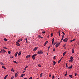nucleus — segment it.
Listing matches in <instances>:
<instances>
[{
	"label": "nucleus",
	"mask_w": 79,
	"mask_h": 79,
	"mask_svg": "<svg viewBox=\"0 0 79 79\" xmlns=\"http://www.w3.org/2000/svg\"><path fill=\"white\" fill-rule=\"evenodd\" d=\"M43 52H42V51L40 50L38 52V54H39V55H41V54H43Z\"/></svg>",
	"instance_id": "1"
},
{
	"label": "nucleus",
	"mask_w": 79,
	"mask_h": 79,
	"mask_svg": "<svg viewBox=\"0 0 79 79\" xmlns=\"http://www.w3.org/2000/svg\"><path fill=\"white\" fill-rule=\"evenodd\" d=\"M1 50L2 52V53H5L6 52V51L5 50V49H3V48H1Z\"/></svg>",
	"instance_id": "2"
},
{
	"label": "nucleus",
	"mask_w": 79,
	"mask_h": 79,
	"mask_svg": "<svg viewBox=\"0 0 79 79\" xmlns=\"http://www.w3.org/2000/svg\"><path fill=\"white\" fill-rule=\"evenodd\" d=\"M63 41L64 42H66L67 41H68V39L67 38H65L63 40Z\"/></svg>",
	"instance_id": "3"
},
{
	"label": "nucleus",
	"mask_w": 79,
	"mask_h": 79,
	"mask_svg": "<svg viewBox=\"0 0 79 79\" xmlns=\"http://www.w3.org/2000/svg\"><path fill=\"white\" fill-rule=\"evenodd\" d=\"M64 35H63L62 37V39L60 41V43H61V42H62V40H63V38H64Z\"/></svg>",
	"instance_id": "4"
},
{
	"label": "nucleus",
	"mask_w": 79,
	"mask_h": 79,
	"mask_svg": "<svg viewBox=\"0 0 79 79\" xmlns=\"http://www.w3.org/2000/svg\"><path fill=\"white\" fill-rule=\"evenodd\" d=\"M60 43H58V44H57L56 45V47H58V46H59V45H60Z\"/></svg>",
	"instance_id": "5"
},
{
	"label": "nucleus",
	"mask_w": 79,
	"mask_h": 79,
	"mask_svg": "<svg viewBox=\"0 0 79 79\" xmlns=\"http://www.w3.org/2000/svg\"><path fill=\"white\" fill-rule=\"evenodd\" d=\"M73 57L71 56L70 57V60L71 62H73Z\"/></svg>",
	"instance_id": "6"
},
{
	"label": "nucleus",
	"mask_w": 79,
	"mask_h": 79,
	"mask_svg": "<svg viewBox=\"0 0 79 79\" xmlns=\"http://www.w3.org/2000/svg\"><path fill=\"white\" fill-rule=\"evenodd\" d=\"M31 56V55H27L26 56V58H29Z\"/></svg>",
	"instance_id": "7"
},
{
	"label": "nucleus",
	"mask_w": 79,
	"mask_h": 79,
	"mask_svg": "<svg viewBox=\"0 0 79 79\" xmlns=\"http://www.w3.org/2000/svg\"><path fill=\"white\" fill-rule=\"evenodd\" d=\"M67 68L68 69H72L73 68V65H71L69 67H68Z\"/></svg>",
	"instance_id": "8"
},
{
	"label": "nucleus",
	"mask_w": 79,
	"mask_h": 79,
	"mask_svg": "<svg viewBox=\"0 0 79 79\" xmlns=\"http://www.w3.org/2000/svg\"><path fill=\"white\" fill-rule=\"evenodd\" d=\"M18 42H16V45L18 46H19V45H20V44H19L18 43Z\"/></svg>",
	"instance_id": "9"
},
{
	"label": "nucleus",
	"mask_w": 79,
	"mask_h": 79,
	"mask_svg": "<svg viewBox=\"0 0 79 79\" xmlns=\"http://www.w3.org/2000/svg\"><path fill=\"white\" fill-rule=\"evenodd\" d=\"M23 41V39H20L18 40L17 42H21V41Z\"/></svg>",
	"instance_id": "10"
},
{
	"label": "nucleus",
	"mask_w": 79,
	"mask_h": 79,
	"mask_svg": "<svg viewBox=\"0 0 79 79\" xmlns=\"http://www.w3.org/2000/svg\"><path fill=\"white\" fill-rule=\"evenodd\" d=\"M38 47H35V48L33 49L34 50V51H36V50H37V49L38 48Z\"/></svg>",
	"instance_id": "11"
},
{
	"label": "nucleus",
	"mask_w": 79,
	"mask_h": 79,
	"mask_svg": "<svg viewBox=\"0 0 79 79\" xmlns=\"http://www.w3.org/2000/svg\"><path fill=\"white\" fill-rule=\"evenodd\" d=\"M36 55H37V54H34L32 56V58H34V57L35 56H36Z\"/></svg>",
	"instance_id": "12"
},
{
	"label": "nucleus",
	"mask_w": 79,
	"mask_h": 79,
	"mask_svg": "<svg viewBox=\"0 0 79 79\" xmlns=\"http://www.w3.org/2000/svg\"><path fill=\"white\" fill-rule=\"evenodd\" d=\"M15 77H16L18 76V74L17 73H16L15 75Z\"/></svg>",
	"instance_id": "13"
},
{
	"label": "nucleus",
	"mask_w": 79,
	"mask_h": 79,
	"mask_svg": "<svg viewBox=\"0 0 79 79\" xmlns=\"http://www.w3.org/2000/svg\"><path fill=\"white\" fill-rule=\"evenodd\" d=\"M21 54V51H20L18 54V56H19Z\"/></svg>",
	"instance_id": "14"
},
{
	"label": "nucleus",
	"mask_w": 79,
	"mask_h": 79,
	"mask_svg": "<svg viewBox=\"0 0 79 79\" xmlns=\"http://www.w3.org/2000/svg\"><path fill=\"white\" fill-rule=\"evenodd\" d=\"M2 68H3V69H6V68H5V67L4 66V65H3L2 66Z\"/></svg>",
	"instance_id": "15"
},
{
	"label": "nucleus",
	"mask_w": 79,
	"mask_h": 79,
	"mask_svg": "<svg viewBox=\"0 0 79 79\" xmlns=\"http://www.w3.org/2000/svg\"><path fill=\"white\" fill-rule=\"evenodd\" d=\"M74 49L73 48L72 49V53H74Z\"/></svg>",
	"instance_id": "16"
},
{
	"label": "nucleus",
	"mask_w": 79,
	"mask_h": 79,
	"mask_svg": "<svg viewBox=\"0 0 79 79\" xmlns=\"http://www.w3.org/2000/svg\"><path fill=\"white\" fill-rule=\"evenodd\" d=\"M74 40H76V39H74L73 40H70V42H74Z\"/></svg>",
	"instance_id": "17"
},
{
	"label": "nucleus",
	"mask_w": 79,
	"mask_h": 79,
	"mask_svg": "<svg viewBox=\"0 0 79 79\" xmlns=\"http://www.w3.org/2000/svg\"><path fill=\"white\" fill-rule=\"evenodd\" d=\"M25 76V74H22L20 76V77H23V76Z\"/></svg>",
	"instance_id": "18"
},
{
	"label": "nucleus",
	"mask_w": 79,
	"mask_h": 79,
	"mask_svg": "<svg viewBox=\"0 0 79 79\" xmlns=\"http://www.w3.org/2000/svg\"><path fill=\"white\" fill-rule=\"evenodd\" d=\"M3 48L4 49H8V48H6L5 47H3Z\"/></svg>",
	"instance_id": "19"
},
{
	"label": "nucleus",
	"mask_w": 79,
	"mask_h": 79,
	"mask_svg": "<svg viewBox=\"0 0 79 79\" xmlns=\"http://www.w3.org/2000/svg\"><path fill=\"white\" fill-rule=\"evenodd\" d=\"M28 67V66H27V65L24 68V70H26V69Z\"/></svg>",
	"instance_id": "20"
},
{
	"label": "nucleus",
	"mask_w": 79,
	"mask_h": 79,
	"mask_svg": "<svg viewBox=\"0 0 79 79\" xmlns=\"http://www.w3.org/2000/svg\"><path fill=\"white\" fill-rule=\"evenodd\" d=\"M69 76L71 77V78H73V75H70Z\"/></svg>",
	"instance_id": "21"
},
{
	"label": "nucleus",
	"mask_w": 79,
	"mask_h": 79,
	"mask_svg": "<svg viewBox=\"0 0 79 79\" xmlns=\"http://www.w3.org/2000/svg\"><path fill=\"white\" fill-rule=\"evenodd\" d=\"M11 71H12L13 73H14V72H15V70H14V69H11Z\"/></svg>",
	"instance_id": "22"
},
{
	"label": "nucleus",
	"mask_w": 79,
	"mask_h": 79,
	"mask_svg": "<svg viewBox=\"0 0 79 79\" xmlns=\"http://www.w3.org/2000/svg\"><path fill=\"white\" fill-rule=\"evenodd\" d=\"M50 47H51L50 46H49L48 47V50H49V49L50 48Z\"/></svg>",
	"instance_id": "23"
},
{
	"label": "nucleus",
	"mask_w": 79,
	"mask_h": 79,
	"mask_svg": "<svg viewBox=\"0 0 79 79\" xmlns=\"http://www.w3.org/2000/svg\"><path fill=\"white\" fill-rule=\"evenodd\" d=\"M66 52H64V53H63V56H64V55H65L66 54Z\"/></svg>",
	"instance_id": "24"
},
{
	"label": "nucleus",
	"mask_w": 79,
	"mask_h": 79,
	"mask_svg": "<svg viewBox=\"0 0 79 79\" xmlns=\"http://www.w3.org/2000/svg\"><path fill=\"white\" fill-rule=\"evenodd\" d=\"M61 59L58 61V63H59V64L60 63V62H61Z\"/></svg>",
	"instance_id": "25"
},
{
	"label": "nucleus",
	"mask_w": 79,
	"mask_h": 79,
	"mask_svg": "<svg viewBox=\"0 0 79 79\" xmlns=\"http://www.w3.org/2000/svg\"><path fill=\"white\" fill-rule=\"evenodd\" d=\"M68 75V72H66V74L64 75L65 76H66L67 75Z\"/></svg>",
	"instance_id": "26"
},
{
	"label": "nucleus",
	"mask_w": 79,
	"mask_h": 79,
	"mask_svg": "<svg viewBox=\"0 0 79 79\" xmlns=\"http://www.w3.org/2000/svg\"><path fill=\"white\" fill-rule=\"evenodd\" d=\"M66 68H68V63H66Z\"/></svg>",
	"instance_id": "27"
},
{
	"label": "nucleus",
	"mask_w": 79,
	"mask_h": 79,
	"mask_svg": "<svg viewBox=\"0 0 79 79\" xmlns=\"http://www.w3.org/2000/svg\"><path fill=\"white\" fill-rule=\"evenodd\" d=\"M56 64V62H55V61H53V64H54V65H55Z\"/></svg>",
	"instance_id": "28"
},
{
	"label": "nucleus",
	"mask_w": 79,
	"mask_h": 79,
	"mask_svg": "<svg viewBox=\"0 0 79 79\" xmlns=\"http://www.w3.org/2000/svg\"><path fill=\"white\" fill-rule=\"evenodd\" d=\"M18 52H17L15 54V56H17V55H18Z\"/></svg>",
	"instance_id": "29"
},
{
	"label": "nucleus",
	"mask_w": 79,
	"mask_h": 79,
	"mask_svg": "<svg viewBox=\"0 0 79 79\" xmlns=\"http://www.w3.org/2000/svg\"><path fill=\"white\" fill-rule=\"evenodd\" d=\"M8 77V75H6L4 78V79H6V77Z\"/></svg>",
	"instance_id": "30"
},
{
	"label": "nucleus",
	"mask_w": 79,
	"mask_h": 79,
	"mask_svg": "<svg viewBox=\"0 0 79 79\" xmlns=\"http://www.w3.org/2000/svg\"><path fill=\"white\" fill-rule=\"evenodd\" d=\"M4 40H5V41H7V39L6 38H4Z\"/></svg>",
	"instance_id": "31"
},
{
	"label": "nucleus",
	"mask_w": 79,
	"mask_h": 79,
	"mask_svg": "<svg viewBox=\"0 0 79 79\" xmlns=\"http://www.w3.org/2000/svg\"><path fill=\"white\" fill-rule=\"evenodd\" d=\"M53 33H51V37H53Z\"/></svg>",
	"instance_id": "32"
},
{
	"label": "nucleus",
	"mask_w": 79,
	"mask_h": 79,
	"mask_svg": "<svg viewBox=\"0 0 79 79\" xmlns=\"http://www.w3.org/2000/svg\"><path fill=\"white\" fill-rule=\"evenodd\" d=\"M53 43H55V42H54V40H52V44H53Z\"/></svg>",
	"instance_id": "33"
},
{
	"label": "nucleus",
	"mask_w": 79,
	"mask_h": 79,
	"mask_svg": "<svg viewBox=\"0 0 79 79\" xmlns=\"http://www.w3.org/2000/svg\"><path fill=\"white\" fill-rule=\"evenodd\" d=\"M38 66H39V68H41V67H42V66H41V65H40V64H39Z\"/></svg>",
	"instance_id": "34"
},
{
	"label": "nucleus",
	"mask_w": 79,
	"mask_h": 79,
	"mask_svg": "<svg viewBox=\"0 0 79 79\" xmlns=\"http://www.w3.org/2000/svg\"><path fill=\"white\" fill-rule=\"evenodd\" d=\"M42 74H43V73H41V74L40 75V77H42Z\"/></svg>",
	"instance_id": "35"
},
{
	"label": "nucleus",
	"mask_w": 79,
	"mask_h": 79,
	"mask_svg": "<svg viewBox=\"0 0 79 79\" xmlns=\"http://www.w3.org/2000/svg\"><path fill=\"white\" fill-rule=\"evenodd\" d=\"M75 76H77V73H75Z\"/></svg>",
	"instance_id": "36"
},
{
	"label": "nucleus",
	"mask_w": 79,
	"mask_h": 79,
	"mask_svg": "<svg viewBox=\"0 0 79 79\" xmlns=\"http://www.w3.org/2000/svg\"><path fill=\"white\" fill-rule=\"evenodd\" d=\"M53 59H54V60H55V59H56V56H54Z\"/></svg>",
	"instance_id": "37"
},
{
	"label": "nucleus",
	"mask_w": 79,
	"mask_h": 79,
	"mask_svg": "<svg viewBox=\"0 0 79 79\" xmlns=\"http://www.w3.org/2000/svg\"><path fill=\"white\" fill-rule=\"evenodd\" d=\"M14 79V76H12V77L11 78V79Z\"/></svg>",
	"instance_id": "38"
},
{
	"label": "nucleus",
	"mask_w": 79,
	"mask_h": 79,
	"mask_svg": "<svg viewBox=\"0 0 79 79\" xmlns=\"http://www.w3.org/2000/svg\"><path fill=\"white\" fill-rule=\"evenodd\" d=\"M14 63H16V64H17L18 63L16 62V61L15 60L14 61Z\"/></svg>",
	"instance_id": "39"
},
{
	"label": "nucleus",
	"mask_w": 79,
	"mask_h": 79,
	"mask_svg": "<svg viewBox=\"0 0 79 79\" xmlns=\"http://www.w3.org/2000/svg\"><path fill=\"white\" fill-rule=\"evenodd\" d=\"M48 42V41H47L45 43V44H47Z\"/></svg>",
	"instance_id": "40"
},
{
	"label": "nucleus",
	"mask_w": 79,
	"mask_h": 79,
	"mask_svg": "<svg viewBox=\"0 0 79 79\" xmlns=\"http://www.w3.org/2000/svg\"><path fill=\"white\" fill-rule=\"evenodd\" d=\"M60 30H59V31L58 32V34H60Z\"/></svg>",
	"instance_id": "41"
},
{
	"label": "nucleus",
	"mask_w": 79,
	"mask_h": 79,
	"mask_svg": "<svg viewBox=\"0 0 79 79\" xmlns=\"http://www.w3.org/2000/svg\"><path fill=\"white\" fill-rule=\"evenodd\" d=\"M25 40H26V43H27V38L25 39Z\"/></svg>",
	"instance_id": "42"
},
{
	"label": "nucleus",
	"mask_w": 79,
	"mask_h": 79,
	"mask_svg": "<svg viewBox=\"0 0 79 79\" xmlns=\"http://www.w3.org/2000/svg\"><path fill=\"white\" fill-rule=\"evenodd\" d=\"M10 53H11V52H10V51H9L8 52V53L9 54H10Z\"/></svg>",
	"instance_id": "43"
},
{
	"label": "nucleus",
	"mask_w": 79,
	"mask_h": 79,
	"mask_svg": "<svg viewBox=\"0 0 79 79\" xmlns=\"http://www.w3.org/2000/svg\"><path fill=\"white\" fill-rule=\"evenodd\" d=\"M62 33L64 35H65V33L63 31L62 32Z\"/></svg>",
	"instance_id": "44"
},
{
	"label": "nucleus",
	"mask_w": 79,
	"mask_h": 79,
	"mask_svg": "<svg viewBox=\"0 0 79 79\" xmlns=\"http://www.w3.org/2000/svg\"><path fill=\"white\" fill-rule=\"evenodd\" d=\"M42 33H43V34H45V31H43L42 32Z\"/></svg>",
	"instance_id": "45"
},
{
	"label": "nucleus",
	"mask_w": 79,
	"mask_h": 79,
	"mask_svg": "<svg viewBox=\"0 0 79 79\" xmlns=\"http://www.w3.org/2000/svg\"><path fill=\"white\" fill-rule=\"evenodd\" d=\"M35 57H34L33 58V60H35Z\"/></svg>",
	"instance_id": "46"
},
{
	"label": "nucleus",
	"mask_w": 79,
	"mask_h": 79,
	"mask_svg": "<svg viewBox=\"0 0 79 79\" xmlns=\"http://www.w3.org/2000/svg\"><path fill=\"white\" fill-rule=\"evenodd\" d=\"M54 44H52V45H55V44H56V43H54Z\"/></svg>",
	"instance_id": "47"
},
{
	"label": "nucleus",
	"mask_w": 79,
	"mask_h": 79,
	"mask_svg": "<svg viewBox=\"0 0 79 79\" xmlns=\"http://www.w3.org/2000/svg\"><path fill=\"white\" fill-rule=\"evenodd\" d=\"M52 79H54V76H53L52 77Z\"/></svg>",
	"instance_id": "48"
},
{
	"label": "nucleus",
	"mask_w": 79,
	"mask_h": 79,
	"mask_svg": "<svg viewBox=\"0 0 79 79\" xmlns=\"http://www.w3.org/2000/svg\"><path fill=\"white\" fill-rule=\"evenodd\" d=\"M38 37H39L40 38V37H41V36H40V35H38Z\"/></svg>",
	"instance_id": "49"
},
{
	"label": "nucleus",
	"mask_w": 79,
	"mask_h": 79,
	"mask_svg": "<svg viewBox=\"0 0 79 79\" xmlns=\"http://www.w3.org/2000/svg\"><path fill=\"white\" fill-rule=\"evenodd\" d=\"M53 51L54 52H55V48H54V49H53Z\"/></svg>",
	"instance_id": "50"
},
{
	"label": "nucleus",
	"mask_w": 79,
	"mask_h": 79,
	"mask_svg": "<svg viewBox=\"0 0 79 79\" xmlns=\"http://www.w3.org/2000/svg\"><path fill=\"white\" fill-rule=\"evenodd\" d=\"M49 37H50V35H48V38H49Z\"/></svg>",
	"instance_id": "51"
},
{
	"label": "nucleus",
	"mask_w": 79,
	"mask_h": 79,
	"mask_svg": "<svg viewBox=\"0 0 79 79\" xmlns=\"http://www.w3.org/2000/svg\"><path fill=\"white\" fill-rule=\"evenodd\" d=\"M1 64L3 65V63H2V62H1Z\"/></svg>",
	"instance_id": "52"
},
{
	"label": "nucleus",
	"mask_w": 79,
	"mask_h": 79,
	"mask_svg": "<svg viewBox=\"0 0 79 79\" xmlns=\"http://www.w3.org/2000/svg\"><path fill=\"white\" fill-rule=\"evenodd\" d=\"M45 45H46V44H45V43L44 44V46H45Z\"/></svg>",
	"instance_id": "53"
},
{
	"label": "nucleus",
	"mask_w": 79,
	"mask_h": 79,
	"mask_svg": "<svg viewBox=\"0 0 79 79\" xmlns=\"http://www.w3.org/2000/svg\"><path fill=\"white\" fill-rule=\"evenodd\" d=\"M65 46H66V44H64V45L63 47H65Z\"/></svg>",
	"instance_id": "54"
},
{
	"label": "nucleus",
	"mask_w": 79,
	"mask_h": 79,
	"mask_svg": "<svg viewBox=\"0 0 79 79\" xmlns=\"http://www.w3.org/2000/svg\"><path fill=\"white\" fill-rule=\"evenodd\" d=\"M49 77H51V74L49 75Z\"/></svg>",
	"instance_id": "55"
},
{
	"label": "nucleus",
	"mask_w": 79,
	"mask_h": 79,
	"mask_svg": "<svg viewBox=\"0 0 79 79\" xmlns=\"http://www.w3.org/2000/svg\"><path fill=\"white\" fill-rule=\"evenodd\" d=\"M13 58V56L10 57V58Z\"/></svg>",
	"instance_id": "56"
},
{
	"label": "nucleus",
	"mask_w": 79,
	"mask_h": 79,
	"mask_svg": "<svg viewBox=\"0 0 79 79\" xmlns=\"http://www.w3.org/2000/svg\"><path fill=\"white\" fill-rule=\"evenodd\" d=\"M40 38H41V39H43V37H41Z\"/></svg>",
	"instance_id": "57"
},
{
	"label": "nucleus",
	"mask_w": 79,
	"mask_h": 79,
	"mask_svg": "<svg viewBox=\"0 0 79 79\" xmlns=\"http://www.w3.org/2000/svg\"><path fill=\"white\" fill-rule=\"evenodd\" d=\"M27 79V78H24V79Z\"/></svg>",
	"instance_id": "58"
},
{
	"label": "nucleus",
	"mask_w": 79,
	"mask_h": 79,
	"mask_svg": "<svg viewBox=\"0 0 79 79\" xmlns=\"http://www.w3.org/2000/svg\"><path fill=\"white\" fill-rule=\"evenodd\" d=\"M54 39H55V38H53L52 40H54Z\"/></svg>",
	"instance_id": "59"
},
{
	"label": "nucleus",
	"mask_w": 79,
	"mask_h": 79,
	"mask_svg": "<svg viewBox=\"0 0 79 79\" xmlns=\"http://www.w3.org/2000/svg\"><path fill=\"white\" fill-rule=\"evenodd\" d=\"M59 35H60V33H59Z\"/></svg>",
	"instance_id": "60"
},
{
	"label": "nucleus",
	"mask_w": 79,
	"mask_h": 79,
	"mask_svg": "<svg viewBox=\"0 0 79 79\" xmlns=\"http://www.w3.org/2000/svg\"><path fill=\"white\" fill-rule=\"evenodd\" d=\"M25 71H24L23 72V73H25Z\"/></svg>",
	"instance_id": "61"
},
{
	"label": "nucleus",
	"mask_w": 79,
	"mask_h": 79,
	"mask_svg": "<svg viewBox=\"0 0 79 79\" xmlns=\"http://www.w3.org/2000/svg\"><path fill=\"white\" fill-rule=\"evenodd\" d=\"M14 37H16V35H15L14 36Z\"/></svg>",
	"instance_id": "62"
},
{
	"label": "nucleus",
	"mask_w": 79,
	"mask_h": 79,
	"mask_svg": "<svg viewBox=\"0 0 79 79\" xmlns=\"http://www.w3.org/2000/svg\"><path fill=\"white\" fill-rule=\"evenodd\" d=\"M0 53H2V52L0 51Z\"/></svg>",
	"instance_id": "63"
},
{
	"label": "nucleus",
	"mask_w": 79,
	"mask_h": 79,
	"mask_svg": "<svg viewBox=\"0 0 79 79\" xmlns=\"http://www.w3.org/2000/svg\"><path fill=\"white\" fill-rule=\"evenodd\" d=\"M47 55H48V53Z\"/></svg>",
	"instance_id": "64"
}]
</instances>
